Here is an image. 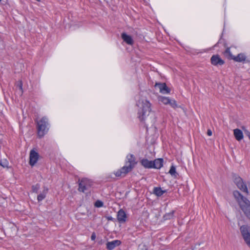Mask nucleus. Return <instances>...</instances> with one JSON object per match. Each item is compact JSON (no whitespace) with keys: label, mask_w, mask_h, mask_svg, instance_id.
Wrapping results in <instances>:
<instances>
[{"label":"nucleus","mask_w":250,"mask_h":250,"mask_svg":"<svg viewBox=\"0 0 250 250\" xmlns=\"http://www.w3.org/2000/svg\"><path fill=\"white\" fill-rule=\"evenodd\" d=\"M137 105L139 107L138 118L141 122H153L154 120V114L151 112V104L146 99H141L138 102Z\"/></svg>","instance_id":"obj_1"},{"label":"nucleus","mask_w":250,"mask_h":250,"mask_svg":"<svg viewBox=\"0 0 250 250\" xmlns=\"http://www.w3.org/2000/svg\"><path fill=\"white\" fill-rule=\"evenodd\" d=\"M233 195L240 208L250 220V201L238 190L234 191Z\"/></svg>","instance_id":"obj_2"},{"label":"nucleus","mask_w":250,"mask_h":250,"mask_svg":"<svg viewBox=\"0 0 250 250\" xmlns=\"http://www.w3.org/2000/svg\"><path fill=\"white\" fill-rule=\"evenodd\" d=\"M37 127L38 135L40 138L42 137L48 130V120L45 117H43L40 120L37 119Z\"/></svg>","instance_id":"obj_3"},{"label":"nucleus","mask_w":250,"mask_h":250,"mask_svg":"<svg viewBox=\"0 0 250 250\" xmlns=\"http://www.w3.org/2000/svg\"><path fill=\"white\" fill-rule=\"evenodd\" d=\"M233 182L237 188L244 193L248 194V184H246L243 180L239 176H235L233 178Z\"/></svg>","instance_id":"obj_4"},{"label":"nucleus","mask_w":250,"mask_h":250,"mask_svg":"<svg viewBox=\"0 0 250 250\" xmlns=\"http://www.w3.org/2000/svg\"><path fill=\"white\" fill-rule=\"evenodd\" d=\"M92 185V182L86 179H83L79 184L78 190L80 191L84 192L85 190H87L89 187Z\"/></svg>","instance_id":"obj_5"},{"label":"nucleus","mask_w":250,"mask_h":250,"mask_svg":"<svg viewBox=\"0 0 250 250\" xmlns=\"http://www.w3.org/2000/svg\"><path fill=\"white\" fill-rule=\"evenodd\" d=\"M240 231L245 241L250 248V233L248 231V227L245 225L241 226Z\"/></svg>","instance_id":"obj_6"},{"label":"nucleus","mask_w":250,"mask_h":250,"mask_svg":"<svg viewBox=\"0 0 250 250\" xmlns=\"http://www.w3.org/2000/svg\"><path fill=\"white\" fill-rule=\"evenodd\" d=\"M133 168L130 166L126 165L121 169L116 172L115 175L116 176H125L127 173L131 171Z\"/></svg>","instance_id":"obj_7"},{"label":"nucleus","mask_w":250,"mask_h":250,"mask_svg":"<svg viewBox=\"0 0 250 250\" xmlns=\"http://www.w3.org/2000/svg\"><path fill=\"white\" fill-rule=\"evenodd\" d=\"M155 86L158 87L160 92L163 94H168L170 92V89L165 83H156Z\"/></svg>","instance_id":"obj_8"},{"label":"nucleus","mask_w":250,"mask_h":250,"mask_svg":"<svg viewBox=\"0 0 250 250\" xmlns=\"http://www.w3.org/2000/svg\"><path fill=\"white\" fill-rule=\"evenodd\" d=\"M137 164L136 158L133 154H128L126 156V165L130 166L131 168H133Z\"/></svg>","instance_id":"obj_9"},{"label":"nucleus","mask_w":250,"mask_h":250,"mask_svg":"<svg viewBox=\"0 0 250 250\" xmlns=\"http://www.w3.org/2000/svg\"><path fill=\"white\" fill-rule=\"evenodd\" d=\"M211 62L214 65H222L224 63V61L222 60L218 55H213L211 57Z\"/></svg>","instance_id":"obj_10"},{"label":"nucleus","mask_w":250,"mask_h":250,"mask_svg":"<svg viewBox=\"0 0 250 250\" xmlns=\"http://www.w3.org/2000/svg\"><path fill=\"white\" fill-rule=\"evenodd\" d=\"M121 243V241L118 240H113L111 242H108L106 243V249L108 250H112L115 247L119 246Z\"/></svg>","instance_id":"obj_11"},{"label":"nucleus","mask_w":250,"mask_h":250,"mask_svg":"<svg viewBox=\"0 0 250 250\" xmlns=\"http://www.w3.org/2000/svg\"><path fill=\"white\" fill-rule=\"evenodd\" d=\"M126 218V215L125 212L123 210L120 209L117 214V219L118 221L120 223H124L125 221Z\"/></svg>","instance_id":"obj_12"},{"label":"nucleus","mask_w":250,"mask_h":250,"mask_svg":"<svg viewBox=\"0 0 250 250\" xmlns=\"http://www.w3.org/2000/svg\"><path fill=\"white\" fill-rule=\"evenodd\" d=\"M163 159L162 158L152 161V168L159 169L163 166Z\"/></svg>","instance_id":"obj_13"},{"label":"nucleus","mask_w":250,"mask_h":250,"mask_svg":"<svg viewBox=\"0 0 250 250\" xmlns=\"http://www.w3.org/2000/svg\"><path fill=\"white\" fill-rule=\"evenodd\" d=\"M233 133L235 139L237 141H240L243 138V134L242 131L238 128L233 130Z\"/></svg>","instance_id":"obj_14"},{"label":"nucleus","mask_w":250,"mask_h":250,"mask_svg":"<svg viewBox=\"0 0 250 250\" xmlns=\"http://www.w3.org/2000/svg\"><path fill=\"white\" fill-rule=\"evenodd\" d=\"M141 163L145 168H152V161H149L146 159H143L141 161Z\"/></svg>","instance_id":"obj_15"},{"label":"nucleus","mask_w":250,"mask_h":250,"mask_svg":"<svg viewBox=\"0 0 250 250\" xmlns=\"http://www.w3.org/2000/svg\"><path fill=\"white\" fill-rule=\"evenodd\" d=\"M122 38L123 39V40L127 44H133V41L131 36L127 35L125 33H123L122 34Z\"/></svg>","instance_id":"obj_16"},{"label":"nucleus","mask_w":250,"mask_h":250,"mask_svg":"<svg viewBox=\"0 0 250 250\" xmlns=\"http://www.w3.org/2000/svg\"><path fill=\"white\" fill-rule=\"evenodd\" d=\"M48 188H47L44 187L42 192L38 195L37 197V199L39 202L42 201L44 199L46 196V194L48 192Z\"/></svg>","instance_id":"obj_17"},{"label":"nucleus","mask_w":250,"mask_h":250,"mask_svg":"<svg viewBox=\"0 0 250 250\" xmlns=\"http://www.w3.org/2000/svg\"><path fill=\"white\" fill-rule=\"evenodd\" d=\"M166 192V190H163L160 187H155L153 189V193L157 196H161Z\"/></svg>","instance_id":"obj_18"},{"label":"nucleus","mask_w":250,"mask_h":250,"mask_svg":"<svg viewBox=\"0 0 250 250\" xmlns=\"http://www.w3.org/2000/svg\"><path fill=\"white\" fill-rule=\"evenodd\" d=\"M233 59L238 62H242L246 60V56L243 54H239L236 57H234Z\"/></svg>","instance_id":"obj_19"},{"label":"nucleus","mask_w":250,"mask_h":250,"mask_svg":"<svg viewBox=\"0 0 250 250\" xmlns=\"http://www.w3.org/2000/svg\"><path fill=\"white\" fill-rule=\"evenodd\" d=\"M39 157V154L32 149V167L37 163Z\"/></svg>","instance_id":"obj_20"},{"label":"nucleus","mask_w":250,"mask_h":250,"mask_svg":"<svg viewBox=\"0 0 250 250\" xmlns=\"http://www.w3.org/2000/svg\"><path fill=\"white\" fill-rule=\"evenodd\" d=\"M22 85L21 81L18 82L16 84V90L20 95H21L23 92Z\"/></svg>","instance_id":"obj_21"},{"label":"nucleus","mask_w":250,"mask_h":250,"mask_svg":"<svg viewBox=\"0 0 250 250\" xmlns=\"http://www.w3.org/2000/svg\"><path fill=\"white\" fill-rule=\"evenodd\" d=\"M174 211H172L169 213L165 214L163 216V219L164 220H170L173 218L174 216Z\"/></svg>","instance_id":"obj_22"},{"label":"nucleus","mask_w":250,"mask_h":250,"mask_svg":"<svg viewBox=\"0 0 250 250\" xmlns=\"http://www.w3.org/2000/svg\"><path fill=\"white\" fill-rule=\"evenodd\" d=\"M170 99L166 97H161L159 98V101L165 104H168L170 102Z\"/></svg>","instance_id":"obj_23"},{"label":"nucleus","mask_w":250,"mask_h":250,"mask_svg":"<svg viewBox=\"0 0 250 250\" xmlns=\"http://www.w3.org/2000/svg\"><path fill=\"white\" fill-rule=\"evenodd\" d=\"M169 173L172 175V176H174L175 177L176 176V175H177V173L176 172V168L175 167H174L173 166H172L171 167H170V170L169 171Z\"/></svg>","instance_id":"obj_24"},{"label":"nucleus","mask_w":250,"mask_h":250,"mask_svg":"<svg viewBox=\"0 0 250 250\" xmlns=\"http://www.w3.org/2000/svg\"><path fill=\"white\" fill-rule=\"evenodd\" d=\"M168 104L173 108H176L178 107V105L176 104V101L174 100H170V102Z\"/></svg>","instance_id":"obj_25"},{"label":"nucleus","mask_w":250,"mask_h":250,"mask_svg":"<svg viewBox=\"0 0 250 250\" xmlns=\"http://www.w3.org/2000/svg\"><path fill=\"white\" fill-rule=\"evenodd\" d=\"M0 165L3 167H8V163L6 160L0 161Z\"/></svg>","instance_id":"obj_26"},{"label":"nucleus","mask_w":250,"mask_h":250,"mask_svg":"<svg viewBox=\"0 0 250 250\" xmlns=\"http://www.w3.org/2000/svg\"><path fill=\"white\" fill-rule=\"evenodd\" d=\"M95 206L98 208L101 207L103 206V203L100 201H97L95 202Z\"/></svg>","instance_id":"obj_27"},{"label":"nucleus","mask_w":250,"mask_h":250,"mask_svg":"<svg viewBox=\"0 0 250 250\" xmlns=\"http://www.w3.org/2000/svg\"><path fill=\"white\" fill-rule=\"evenodd\" d=\"M39 188L40 186L38 184H37L35 187H32V191L37 193Z\"/></svg>","instance_id":"obj_28"},{"label":"nucleus","mask_w":250,"mask_h":250,"mask_svg":"<svg viewBox=\"0 0 250 250\" xmlns=\"http://www.w3.org/2000/svg\"><path fill=\"white\" fill-rule=\"evenodd\" d=\"M244 133L248 138L250 136V132L247 129H244Z\"/></svg>","instance_id":"obj_29"},{"label":"nucleus","mask_w":250,"mask_h":250,"mask_svg":"<svg viewBox=\"0 0 250 250\" xmlns=\"http://www.w3.org/2000/svg\"><path fill=\"white\" fill-rule=\"evenodd\" d=\"M96 234L94 232H93L91 236V239L92 240H95V239H96Z\"/></svg>","instance_id":"obj_30"},{"label":"nucleus","mask_w":250,"mask_h":250,"mask_svg":"<svg viewBox=\"0 0 250 250\" xmlns=\"http://www.w3.org/2000/svg\"><path fill=\"white\" fill-rule=\"evenodd\" d=\"M29 164L31 166V150L29 152Z\"/></svg>","instance_id":"obj_31"},{"label":"nucleus","mask_w":250,"mask_h":250,"mask_svg":"<svg viewBox=\"0 0 250 250\" xmlns=\"http://www.w3.org/2000/svg\"><path fill=\"white\" fill-rule=\"evenodd\" d=\"M207 134L208 135V136H211L212 135V131L210 129H208V131H207Z\"/></svg>","instance_id":"obj_32"},{"label":"nucleus","mask_w":250,"mask_h":250,"mask_svg":"<svg viewBox=\"0 0 250 250\" xmlns=\"http://www.w3.org/2000/svg\"><path fill=\"white\" fill-rule=\"evenodd\" d=\"M225 52H226V53H230V50H229V48H228L226 49V50Z\"/></svg>","instance_id":"obj_33"},{"label":"nucleus","mask_w":250,"mask_h":250,"mask_svg":"<svg viewBox=\"0 0 250 250\" xmlns=\"http://www.w3.org/2000/svg\"><path fill=\"white\" fill-rule=\"evenodd\" d=\"M107 219H108V220H113V218L111 216L108 217H107Z\"/></svg>","instance_id":"obj_34"},{"label":"nucleus","mask_w":250,"mask_h":250,"mask_svg":"<svg viewBox=\"0 0 250 250\" xmlns=\"http://www.w3.org/2000/svg\"><path fill=\"white\" fill-rule=\"evenodd\" d=\"M249 139L250 140V136L249 137Z\"/></svg>","instance_id":"obj_35"},{"label":"nucleus","mask_w":250,"mask_h":250,"mask_svg":"<svg viewBox=\"0 0 250 250\" xmlns=\"http://www.w3.org/2000/svg\"><path fill=\"white\" fill-rule=\"evenodd\" d=\"M1 0H0V1H1Z\"/></svg>","instance_id":"obj_36"}]
</instances>
